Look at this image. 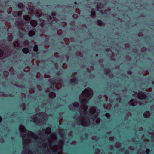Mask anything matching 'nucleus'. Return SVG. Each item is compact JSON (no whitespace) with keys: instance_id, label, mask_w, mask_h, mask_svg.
<instances>
[{"instance_id":"obj_1","label":"nucleus","mask_w":154,"mask_h":154,"mask_svg":"<svg viewBox=\"0 0 154 154\" xmlns=\"http://www.w3.org/2000/svg\"><path fill=\"white\" fill-rule=\"evenodd\" d=\"M38 45L36 44L33 47V51H34L36 52L34 54V57L36 58H37V56H38L39 54V52H37L38 51Z\"/></svg>"},{"instance_id":"obj_2","label":"nucleus","mask_w":154,"mask_h":154,"mask_svg":"<svg viewBox=\"0 0 154 154\" xmlns=\"http://www.w3.org/2000/svg\"><path fill=\"white\" fill-rule=\"evenodd\" d=\"M30 23L31 25L33 27H35L37 25V21L35 20H32L30 22Z\"/></svg>"},{"instance_id":"obj_3","label":"nucleus","mask_w":154,"mask_h":154,"mask_svg":"<svg viewBox=\"0 0 154 154\" xmlns=\"http://www.w3.org/2000/svg\"><path fill=\"white\" fill-rule=\"evenodd\" d=\"M35 34V32L33 30H30L28 33V36L30 37H32Z\"/></svg>"},{"instance_id":"obj_4","label":"nucleus","mask_w":154,"mask_h":154,"mask_svg":"<svg viewBox=\"0 0 154 154\" xmlns=\"http://www.w3.org/2000/svg\"><path fill=\"white\" fill-rule=\"evenodd\" d=\"M23 18L26 21H29L31 20V17L29 16L28 15L23 16Z\"/></svg>"},{"instance_id":"obj_5","label":"nucleus","mask_w":154,"mask_h":154,"mask_svg":"<svg viewBox=\"0 0 154 154\" xmlns=\"http://www.w3.org/2000/svg\"><path fill=\"white\" fill-rule=\"evenodd\" d=\"M146 94H148V93L146 92H144L142 94L141 93H139V94L141 95L143 99H146L147 97Z\"/></svg>"},{"instance_id":"obj_6","label":"nucleus","mask_w":154,"mask_h":154,"mask_svg":"<svg viewBox=\"0 0 154 154\" xmlns=\"http://www.w3.org/2000/svg\"><path fill=\"white\" fill-rule=\"evenodd\" d=\"M17 35L20 38H22L23 37V33L21 31H20L19 30L17 34Z\"/></svg>"},{"instance_id":"obj_7","label":"nucleus","mask_w":154,"mask_h":154,"mask_svg":"<svg viewBox=\"0 0 154 154\" xmlns=\"http://www.w3.org/2000/svg\"><path fill=\"white\" fill-rule=\"evenodd\" d=\"M22 51L25 54H27L28 53H29V50L28 48L26 47L23 48V49Z\"/></svg>"},{"instance_id":"obj_8","label":"nucleus","mask_w":154,"mask_h":154,"mask_svg":"<svg viewBox=\"0 0 154 154\" xmlns=\"http://www.w3.org/2000/svg\"><path fill=\"white\" fill-rule=\"evenodd\" d=\"M97 24L100 26H101L103 24V22L102 21L100 20H98L97 21Z\"/></svg>"},{"instance_id":"obj_9","label":"nucleus","mask_w":154,"mask_h":154,"mask_svg":"<svg viewBox=\"0 0 154 154\" xmlns=\"http://www.w3.org/2000/svg\"><path fill=\"white\" fill-rule=\"evenodd\" d=\"M54 80L57 82H61V78L55 77L53 78Z\"/></svg>"},{"instance_id":"obj_10","label":"nucleus","mask_w":154,"mask_h":154,"mask_svg":"<svg viewBox=\"0 0 154 154\" xmlns=\"http://www.w3.org/2000/svg\"><path fill=\"white\" fill-rule=\"evenodd\" d=\"M30 42L28 40H25V41L23 42V45L25 46H27L29 44Z\"/></svg>"},{"instance_id":"obj_11","label":"nucleus","mask_w":154,"mask_h":154,"mask_svg":"<svg viewBox=\"0 0 154 154\" xmlns=\"http://www.w3.org/2000/svg\"><path fill=\"white\" fill-rule=\"evenodd\" d=\"M87 100L86 98H84L82 100V103L83 104H85L87 102Z\"/></svg>"},{"instance_id":"obj_12","label":"nucleus","mask_w":154,"mask_h":154,"mask_svg":"<svg viewBox=\"0 0 154 154\" xmlns=\"http://www.w3.org/2000/svg\"><path fill=\"white\" fill-rule=\"evenodd\" d=\"M77 82V79L76 78L74 79L73 80H71V83L76 84Z\"/></svg>"},{"instance_id":"obj_13","label":"nucleus","mask_w":154,"mask_h":154,"mask_svg":"<svg viewBox=\"0 0 154 154\" xmlns=\"http://www.w3.org/2000/svg\"><path fill=\"white\" fill-rule=\"evenodd\" d=\"M17 25L19 27H21L23 26V23L21 22H18L17 23Z\"/></svg>"},{"instance_id":"obj_14","label":"nucleus","mask_w":154,"mask_h":154,"mask_svg":"<svg viewBox=\"0 0 154 154\" xmlns=\"http://www.w3.org/2000/svg\"><path fill=\"white\" fill-rule=\"evenodd\" d=\"M4 54V52L3 51L0 49V57L3 56Z\"/></svg>"},{"instance_id":"obj_15","label":"nucleus","mask_w":154,"mask_h":154,"mask_svg":"<svg viewBox=\"0 0 154 154\" xmlns=\"http://www.w3.org/2000/svg\"><path fill=\"white\" fill-rule=\"evenodd\" d=\"M17 6L20 9L22 8L23 6V5L21 3H19L18 4Z\"/></svg>"},{"instance_id":"obj_16","label":"nucleus","mask_w":154,"mask_h":154,"mask_svg":"<svg viewBox=\"0 0 154 154\" xmlns=\"http://www.w3.org/2000/svg\"><path fill=\"white\" fill-rule=\"evenodd\" d=\"M105 74L106 75H109L110 74V71L109 69H107V70L105 71Z\"/></svg>"},{"instance_id":"obj_17","label":"nucleus","mask_w":154,"mask_h":154,"mask_svg":"<svg viewBox=\"0 0 154 154\" xmlns=\"http://www.w3.org/2000/svg\"><path fill=\"white\" fill-rule=\"evenodd\" d=\"M91 16L93 17L95 16L96 14V12L94 11H91Z\"/></svg>"},{"instance_id":"obj_18","label":"nucleus","mask_w":154,"mask_h":154,"mask_svg":"<svg viewBox=\"0 0 154 154\" xmlns=\"http://www.w3.org/2000/svg\"><path fill=\"white\" fill-rule=\"evenodd\" d=\"M46 132L47 134H49L51 132V129L48 128L47 129L46 131Z\"/></svg>"},{"instance_id":"obj_19","label":"nucleus","mask_w":154,"mask_h":154,"mask_svg":"<svg viewBox=\"0 0 154 154\" xmlns=\"http://www.w3.org/2000/svg\"><path fill=\"white\" fill-rule=\"evenodd\" d=\"M36 14L38 17H40L42 16V14L38 11L36 12Z\"/></svg>"},{"instance_id":"obj_20","label":"nucleus","mask_w":154,"mask_h":154,"mask_svg":"<svg viewBox=\"0 0 154 154\" xmlns=\"http://www.w3.org/2000/svg\"><path fill=\"white\" fill-rule=\"evenodd\" d=\"M58 152L55 150H53L52 152V154H58Z\"/></svg>"},{"instance_id":"obj_21","label":"nucleus","mask_w":154,"mask_h":154,"mask_svg":"<svg viewBox=\"0 0 154 154\" xmlns=\"http://www.w3.org/2000/svg\"><path fill=\"white\" fill-rule=\"evenodd\" d=\"M22 13L21 11H18L17 12V15L19 16H21L22 14Z\"/></svg>"},{"instance_id":"obj_22","label":"nucleus","mask_w":154,"mask_h":154,"mask_svg":"<svg viewBox=\"0 0 154 154\" xmlns=\"http://www.w3.org/2000/svg\"><path fill=\"white\" fill-rule=\"evenodd\" d=\"M127 72V73L129 74H131L132 73L131 70L130 69H129Z\"/></svg>"},{"instance_id":"obj_23","label":"nucleus","mask_w":154,"mask_h":154,"mask_svg":"<svg viewBox=\"0 0 154 154\" xmlns=\"http://www.w3.org/2000/svg\"><path fill=\"white\" fill-rule=\"evenodd\" d=\"M51 85L53 86L54 88H56V85L55 83L53 82L51 84Z\"/></svg>"},{"instance_id":"obj_24","label":"nucleus","mask_w":154,"mask_h":154,"mask_svg":"<svg viewBox=\"0 0 154 154\" xmlns=\"http://www.w3.org/2000/svg\"><path fill=\"white\" fill-rule=\"evenodd\" d=\"M73 106L74 107H78V105L77 103H74L73 105Z\"/></svg>"},{"instance_id":"obj_25","label":"nucleus","mask_w":154,"mask_h":154,"mask_svg":"<svg viewBox=\"0 0 154 154\" xmlns=\"http://www.w3.org/2000/svg\"><path fill=\"white\" fill-rule=\"evenodd\" d=\"M105 116L107 118L109 117L110 116V115L109 113H107L105 114Z\"/></svg>"},{"instance_id":"obj_26","label":"nucleus","mask_w":154,"mask_h":154,"mask_svg":"<svg viewBox=\"0 0 154 154\" xmlns=\"http://www.w3.org/2000/svg\"><path fill=\"white\" fill-rule=\"evenodd\" d=\"M51 15L52 16H55L56 15V14L54 12H52L51 13Z\"/></svg>"},{"instance_id":"obj_27","label":"nucleus","mask_w":154,"mask_h":154,"mask_svg":"<svg viewBox=\"0 0 154 154\" xmlns=\"http://www.w3.org/2000/svg\"><path fill=\"white\" fill-rule=\"evenodd\" d=\"M101 13L102 14H107V13L106 12V11H102L101 12Z\"/></svg>"},{"instance_id":"obj_28","label":"nucleus","mask_w":154,"mask_h":154,"mask_svg":"<svg viewBox=\"0 0 154 154\" xmlns=\"http://www.w3.org/2000/svg\"><path fill=\"white\" fill-rule=\"evenodd\" d=\"M149 152V149H146V153H147V154H148Z\"/></svg>"},{"instance_id":"obj_29","label":"nucleus","mask_w":154,"mask_h":154,"mask_svg":"<svg viewBox=\"0 0 154 154\" xmlns=\"http://www.w3.org/2000/svg\"><path fill=\"white\" fill-rule=\"evenodd\" d=\"M40 26L42 27H43L45 25V24L43 23H41L40 25Z\"/></svg>"},{"instance_id":"obj_30","label":"nucleus","mask_w":154,"mask_h":154,"mask_svg":"<svg viewBox=\"0 0 154 154\" xmlns=\"http://www.w3.org/2000/svg\"><path fill=\"white\" fill-rule=\"evenodd\" d=\"M14 47H16V45L15 43L14 44Z\"/></svg>"},{"instance_id":"obj_31","label":"nucleus","mask_w":154,"mask_h":154,"mask_svg":"<svg viewBox=\"0 0 154 154\" xmlns=\"http://www.w3.org/2000/svg\"><path fill=\"white\" fill-rule=\"evenodd\" d=\"M39 69V68H38V67H35V69H36V70H38Z\"/></svg>"},{"instance_id":"obj_32","label":"nucleus","mask_w":154,"mask_h":154,"mask_svg":"<svg viewBox=\"0 0 154 154\" xmlns=\"http://www.w3.org/2000/svg\"><path fill=\"white\" fill-rule=\"evenodd\" d=\"M143 116H144L145 117H146V115L145 114H144H144H143Z\"/></svg>"},{"instance_id":"obj_33","label":"nucleus","mask_w":154,"mask_h":154,"mask_svg":"<svg viewBox=\"0 0 154 154\" xmlns=\"http://www.w3.org/2000/svg\"><path fill=\"white\" fill-rule=\"evenodd\" d=\"M74 4L75 5H76L77 4V2H75Z\"/></svg>"},{"instance_id":"obj_34","label":"nucleus","mask_w":154,"mask_h":154,"mask_svg":"<svg viewBox=\"0 0 154 154\" xmlns=\"http://www.w3.org/2000/svg\"><path fill=\"white\" fill-rule=\"evenodd\" d=\"M60 134L62 136H63L64 135V133H60Z\"/></svg>"},{"instance_id":"obj_35","label":"nucleus","mask_w":154,"mask_h":154,"mask_svg":"<svg viewBox=\"0 0 154 154\" xmlns=\"http://www.w3.org/2000/svg\"><path fill=\"white\" fill-rule=\"evenodd\" d=\"M8 38H10L11 39H12V38L10 36H8Z\"/></svg>"},{"instance_id":"obj_36","label":"nucleus","mask_w":154,"mask_h":154,"mask_svg":"<svg viewBox=\"0 0 154 154\" xmlns=\"http://www.w3.org/2000/svg\"><path fill=\"white\" fill-rule=\"evenodd\" d=\"M150 137L151 138H153V136H152V135H151L150 136Z\"/></svg>"},{"instance_id":"obj_37","label":"nucleus","mask_w":154,"mask_h":154,"mask_svg":"<svg viewBox=\"0 0 154 154\" xmlns=\"http://www.w3.org/2000/svg\"><path fill=\"white\" fill-rule=\"evenodd\" d=\"M98 55L97 54L95 55V56L96 57H98Z\"/></svg>"},{"instance_id":"obj_38","label":"nucleus","mask_w":154,"mask_h":154,"mask_svg":"<svg viewBox=\"0 0 154 154\" xmlns=\"http://www.w3.org/2000/svg\"><path fill=\"white\" fill-rule=\"evenodd\" d=\"M49 18L50 19H51L52 18V17L51 16H49Z\"/></svg>"},{"instance_id":"obj_39","label":"nucleus","mask_w":154,"mask_h":154,"mask_svg":"<svg viewBox=\"0 0 154 154\" xmlns=\"http://www.w3.org/2000/svg\"><path fill=\"white\" fill-rule=\"evenodd\" d=\"M100 120V119H98L97 120V121H98V122H99Z\"/></svg>"},{"instance_id":"obj_40","label":"nucleus","mask_w":154,"mask_h":154,"mask_svg":"<svg viewBox=\"0 0 154 154\" xmlns=\"http://www.w3.org/2000/svg\"><path fill=\"white\" fill-rule=\"evenodd\" d=\"M131 105L132 106H134V103H131Z\"/></svg>"},{"instance_id":"obj_41","label":"nucleus","mask_w":154,"mask_h":154,"mask_svg":"<svg viewBox=\"0 0 154 154\" xmlns=\"http://www.w3.org/2000/svg\"><path fill=\"white\" fill-rule=\"evenodd\" d=\"M63 47H66V46L65 45H64L63 46Z\"/></svg>"},{"instance_id":"obj_42","label":"nucleus","mask_w":154,"mask_h":154,"mask_svg":"<svg viewBox=\"0 0 154 154\" xmlns=\"http://www.w3.org/2000/svg\"><path fill=\"white\" fill-rule=\"evenodd\" d=\"M132 101H133V100H130V102H132Z\"/></svg>"},{"instance_id":"obj_43","label":"nucleus","mask_w":154,"mask_h":154,"mask_svg":"<svg viewBox=\"0 0 154 154\" xmlns=\"http://www.w3.org/2000/svg\"><path fill=\"white\" fill-rule=\"evenodd\" d=\"M95 109H94V113H95Z\"/></svg>"},{"instance_id":"obj_44","label":"nucleus","mask_w":154,"mask_h":154,"mask_svg":"<svg viewBox=\"0 0 154 154\" xmlns=\"http://www.w3.org/2000/svg\"><path fill=\"white\" fill-rule=\"evenodd\" d=\"M26 100V99H24V102H25V100Z\"/></svg>"},{"instance_id":"obj_45","label":"nucleus","mask_w":154,"mask_h":154,"mask_svg":"<svg viewBox=\"0 0 154 154\" xmlns=\"http://www.w3.org/2000/svg\"><path fill=\"white\" fill-rule=\"evenodd\" d=\"M144 142V141L143 140L142 141V143H143Z\"/></svg>"},{"instance_id":"obj_46","label":"nucleus","mask_w":154,"mask_h":154,"mask_svg":"<svg viewBox=\"0 0 154 154\" xmlns=\"http://www.w3.org/2000/svg\"><path fill=\"white\" fill-rule=\"evenodd\" d=\"M44 152V151H42V152Z\"/></svg>"},{"instance_id":"obj_47","label":"nucleus","mask_w":154,"mask_h":154,"mask_svg":"<svg viewBox=\"0 0 154 154\" xmlns=\"http://www.w3.org/2000/svg\"><path fill=\"white\" fill-rule=\"evenodd\" d=\"M2 21H4V20H2Z\"/></svg>"},{"instance_id":"obj_48","label":"nucleus","mask_w":154,"mask_h":154,"mask_svg":"<svg viewBox=\"0 0 154 154\" xmlns=\"http://www.w3.org/2000/svg\"><path fill=\"white\" fill-rule=\"evenodd\" d=\"M45 32L44 31H42V32Z\"/></svg>"},{"instance_id":"obj_49","label":"nucleus","mask_w":154,"mask_h":154,"mask_svg":"<svg viewBox=\"0 0 154 154\" xmlns=\"http://www.w3.org/2000/svg\"><path fill=\"white\" fill-rule=\"evenodd\" d=\"M62 43H64V42H62Z\"/></svg>"},{"instance_id":"obj_50","label":"nucleus","mask_w":154,"mask_h":154,"mask_svg":"<svg viewBox=\"0 0 154 154\" xmlns=\"http://www.w3.org/2000/svg\"><path fill=\"white\" fill-rule=\"evenodd\" d=\"M29 63H30V62H29Z\"/></svg>"},{"instance_id":"obj_51","label":"nucleus","mask_w":154,"mask_h":154,"mask_svg":"<svg viewBox=\"0 0 154 154\" xmlns=\"http://www.w3.org/2000/svg\"><path fill=\"white\" fill-rule=\"evenodd\" d=\"M153 131L154 132V130H153Z\"/></svg>"},{"instance_id":"obj_52","label":"nucleus","mask_w":154,"mask_h":154,"mask_svg":"<svg viewBox=\"0 0 154 154\" xmlns=\"http://www.w3.org/2000/svg\"><path fill=\"white\" fill-rule=\"evenodd\" d=\"M1 120H0V122H1Z\"/></svg>"}]
</instances>
